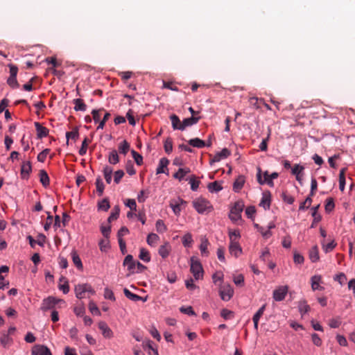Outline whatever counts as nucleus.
Segmentation results:
<instances>
[{
    "label": "nucleus",
    "instance_id": "nucleus-7",
    "mask_svg": "<svg viewBox=\"0 0 355 355\" xmlns=\"http://www.w3.org/2000/svg\"><path fill=\"white\" fill-rule=\"evenodd\" d=\"M8 67L10 68V75L7 80V83L9 86H10L12 88L18 87L19 83L16 78L18 72V68L13 64H9Z\"/></svg>",
    "mask_w": 355,
    "mask_h": 355
},
{
    "label": "nucleus",
    "instance_id": "nucleus-36",
    "mask_svg": "<svg viewBox=\"0 0 355 355\" xmlns=\"http://www.w3.org/2000/svg\"><path fill=\"white\" fill-rule=\"evenodd\" d=\"M345 186V168H342L339 174V189L343 191Z\"/></svg>",
    "mask_w": 355,
    "mask_h": 355
},
{
    "label": "nucleus",
    "instance_id": "nucleus-17",
    "mask_svg": "<svg viewBox=\"0 0 355 355\" xmlns=\"http://www.w3.org/2000/svg\"><path fill=\"white\" fill-rule=\"evenodd\" d=\"M98 328L101 330L102 334L105 338H111L112 336V331L105 322H100L98 324Z\"/></svg>",
    "mask_w": 355,
    "mask_h": 355
},
{
    "label": "nucleus",
    "instance_id": "nucleus-18",
    "mask_svg": "<svg viewBox=\"0 0 355 355\" xmlns=\"http://www.w3.org/2000/svg\"><path fill=\"white\" fill-rule=\"evenodd\" d=\"M171 250V247L169 243L166 242L164 245H161L159 248L158 253L163 258H166Z\"/></svg>",
    "mask_w": 355,
    "mask_h": 355
},
{
    "label": "nucleus",
    "instance_id": "nucleus-63",
    "mask_svg": "<svg viewBox=\"0 0 355 355\" xmlns=\"http://www.w3.org/2000/svg\"><path fill=\"white\" fill-rule=\"evenodd\" d=\"M193 242L192 236L191 234H187L184 236L182 239L183 245L187 247L189 246V245Z\"/></svg>",
    "mask_w": 355,
    "mask_h": 355
},
{
    "label": "nucleus",
    "instance_id": "nucleus-25",
    "mask_svg": "<svg viewBox=\"0 0 355 355\" xmlns=\"http://www.w3.org/2000/svg\"><path fill=\"white\" fill-rule=\"evenodd\" d=\"M245 183V178L243 175H240L238 177V178L235 180L233 184V189L234 191L238 192L243 187Z\"/></svg>",
    "mask_w": 355,
    "mask_h": 355
},
{
    "label": "nucleus",
    "instance_id": "nucleus-8",
    "mask_svg": "<svg viewBox=\"0 0 355 355\" xmlns=\"http://www.w3.org/2000/svg\"><path fill=\"white\" fill-rule=\"evenodd\" d=\"M288 291L287 286H281L273 291L272 297L277 302L282 301L285 299Z\"/></svg>",
    "mask_w": 355,
    "mask_h": 355
},
{
    "label": "nucleus",
    "instance_id": "nucleus-11",
    "mask_svg": "<svg viewBox=\"0 0 355 355\" xmlns=\"http://www.w3.org/2000/svg\"><path fill=\"white\" fill-rule=\"evenodd\" d=\"M270 202H271V193L270 191H264L263 193V196L261 200V202L259 203V205L265 210L269 209L270 207Z\"/></svg>",
    "mask_w": 355,
    "mask_h": 355
},
{
    "label": "nucleus",
    "instance_id": "nucleus-24",
    "mask_svg": "<svg viewBox=\"0 0 355 355\" xmlns=\"http://www.w3.org/2000/svg\"><path fill=\"white\" fill-rule=\"evenodd\" d=\"M321 279V276L320 275H314L311 277V288L313 291L323 289V287L320 286Z\"/></svg>",
    "mask_w": 355,
    "mask_h": 355
},
{
    "label": "nucleus",
    "instance_id": "nucleus-4",
    "mask_svg": "<svg viewBox=\"0 0 355 355\" xmlns=\"http://www.w3.org/2000/svg\"><path fill=\"white\" fill-rule=\"evenodd\" d=\"M76 296L78 299H83L86 297V294L94 295L95 293L94 290L92 288L89 284H78L75 287Z\"/></svg>",
    "mask_w": 355,
    "mask_h": 355
},
{
    "label": "nucleus",
    "instance_id": "nucleus-53",
    "mask_svg": "<svg viewBox=\"0 0 355 355\" xmlns=\"http://www.w3.org/2000/svg\"><path fill=\"white\" fill-rule=\"evenodd\" d=\"M89 309L92 314L97 315H101V312H100L98 308L97 307L96 304L93 301H91L89 302Z\"/></svg>",
    "mask_w": 355,
    "mask_h": 355
},
{
    "label": "nucleus",
    "instance_id": "nucleus-27",
    "mask_svg": "<svg viewBox=\"0 0 355 355\" xmlns=\"http://www.w3.org/2000/svg\"><path fill=\"white\" fill-rule=\"evenodd\" d=\"M188 143L190 146L198 148H202L206 146V144L203 140L197 137L189 140Z\"/></svg>",
    "mask_w": 355,
    "mask_h": 355
},
{
    "label": "nucleus",
    "instance_id": "nucleus-30",
    "mask_svg": "<svg viewBox=\"0 0 355 355\" xmlns=\"http://www.w3.org/2000/svg\"><path fill=\"white\" fill-rule=\"evenodd\" d=\"M71 257L73 264L76 266L78 269H83V263L79 255L77 254L76 251L73 250L71 252Z\"/></svg>",
    "mask_w": 355,
    "mask_h": 355
},
{
    "label": "nucleus",
    "instance_id": "nucleus-19",
    "mask_svg": "<svg viewBox=\"0 0 355 355\" xmlns=\"http://www.w3.org/2000/svg\"><path fill=\"white\" fill-rule=\"evenodd\" d=\"M169 164V160L166 157H162L159 162L158 167L156 170L157 174L165 173V169H167V166Z\"/></svg>",
    "mask_w": 355,
    "mask_h": 355
},
{
    "label": "nucleus",
    "instance_id": "nucleus-22",
    "mask_svg": "<svg viewBox=\"0 0 355 355\" xmlns=\"http://www.w3.org/2000/svg\"><path fill=\"white\" fill-rule=\"evenodd\" d=\"M74 104V110L76 111L85 112L87 110V105L81 98H76L73 101Z\"/></svg>",
    "mask_w": 355,
    "mask_h": 355
},
{
    "label": "nucleus",
    "instance_id": "nucleus-13",
    "mask_svg": "<svg viewBox=\"0 0 355 355\" xmlns=\"http://www.w3.org/2000/svg\"><path fill=\"white\" fill-rule=\"evenodd\" d=\"M229 251L232 255L238 257L242 253V249L238 241H233L230 242L229 246Z\"/></svg>",
    "mask_w": 355,
    "mask_h": 355
},
{
    "label": "nucleus",
    "instance_id": "nucleus-28",
    "mask_svg": "<svg viewBox=\"0 0 355 355\" xmlns=\"http://www.w3.org/2000/svg\"><path fill=\"white\" fill-rule=\"evenodd\" d=\"M103 173L106 182L107 184H110L112 182V175L113 173L112 168L109 166H105L103 168Z\"/></svg>",
    "mask_w": 355,
    "mask_h": 355
},
{
    "label": "nucleus",
    "instance_id": "nucleus-54",
    "mask_svg": "<svg viewBox=\"0 0 355 355\" xmlns=\"http://www.w3.org/2000/svg\"><path fill=\"white\" fill-rule=\"evenodd\" d=\"M304 169V167L300 165V164H295L293 167L292 168V174L294 175H298L303 173V171Z\"/></svg>",
    "mask_w": 355,
    "mask_h": 355
},
{
    "label": "nucleus",
    "instance_id": "nucleus-49",
    "mask_svg": "<svg viewBox=\"0 0 355 355\" xmlns=\"http://www.w3.org/2000/svg\"><path fill=\"white\" fill-rule=\"evenodd\" d=\"M78 137H79V133H78V130L77 129H75L71 132H67L66 133V137L67 139V144H69V139H72L76 141V139H78Z\"/></svg>",
    "mask_w": 355,
    "mask_h": 355
},
{
    "label": "nucleus",
    "instance_id": "nucleus-43",
    "mask_svg": "<svg viewBox=\"0 0 355 355\" xmlns=\"http://www.w3.org/2000/svg\"><path fill=\"white\" fill-rule=\"evenodd\" d=\"M91 142V140H89L87 137H85L84 140L83 141L82 146L79 150V154L81 156H83L86 154L88 144Z\"/></svg>",
    "mask_w": 355,
    "mask_h": 355
},
{
    "label": "nucleus",
    "instance_id": "nucleus-50",
    "mask_svg": "<svg viewBox=\"0 0 355 355\" xmlns=\"http://www.w3.org/2000/svg\"><path fill=\"white\" fill-rule=\"evenodd\" d=\"M189 182L191 184V189L192 191H196L200 183V180H198L195 175L191 176Z\"/></svg>",
    "mask_w": 355,
    "mask_h": 355
},
{
    "label": "nucleus",
    "instance_id": "nucleus-58",
    "mask_svg": "<svg viewBox=\"0 0 355 355\" xmlns=\"http://www.w3.org/2000/svg\"><path fill=\"white\" fill-rule=\"evenodd\" d=\"M104 297L112 301H115L116 300L114 293L108 288H105L104 290Z\"/></svg>",
    "mask_w": 355,
    "mask_h": 355
},
{
    "label": "nucleus",
    "instance_id": "nucleus-52",
    "mask_svg": "<svg viewBox=\"0 0 355 355\" xmlns=\"http://www.w3.org/2000/svg\"><path fill=\"white\" fill-rule=\"evenodd\" d=\"M311 202H312L311 196H309L306 198V200L303 202H302L300 204L299 209L304 210L305 209H308L311 206Z\"/></svg>",
    "mask_w": 355,
    "mask_h": 355
},
{
    "label": "nucleus",
    "instance_id": "nucleus-2",
    "mask_svg": "<svg viewBox=\"0 0 355 355\" xmlns=\"http://www.w3.org/2000/svg\"><path fill=\"white\" fill-rule=\"evenodd\" d=\"M190 270L196 280L202 279L204 270L202 264L193 257L191 258Z\"/></svg>",
    "mask_w": 355,
    "mask_h": 355
},
{
    "label": "nucleus",
    "instance_id": "nucleus-6",
    "mask_svg": "<svg viewBox=\"0 0 355 355\" xmlns=\"http://www.w3.org/2000/svg\"><path fill=\"white\" fill-rule=\"evenodd\" d=\"M257 182L261 185L266 184L271 187L274 186V183L270 179L268 171H266L263 172L262 177L261 169L260 167L257 168Z\"/></svg>",
    "mask_w": 355,
    "mask_h": 355
},
{
    "label": "nucleus",
    "instance_id": "nucleus-42",
    "mask_svg": "<svg viewBox=\"0 0 355 355\" xmlns=\"http://www.w3.org/2000/svg\"><path fill=\"white\" fill-rule=\"evenodd\" d=\"M319 208V205H317L314 207H313L312 210V216L314 218L313 222L311 224V227H314L315 223H318L321 220V216L318 214V210Z\"/></svg>",
    "mask_w": 355,
    "mask_h": 355
},
{
    "label": "nucleus",
    "instance_id": "nucleus-32",
    "mask_svg": "<svg viewBox=\"0 0 355 355\" xmlns=\"http://www.w3.org/2000/svg\"><path fill=\"white\" fill-rule=\"evenodd\" d=\"M319 252L317 245L313 246L309 252V259L312 262H316L319 260Z\"/></svg>",
    "mask_w": 355,
    "mask_h": 355
},
{
    "label": "nucleus",
    "instance_id": "nucleus-29",
    "mask_svg": "<svg viewBox=\"0 0 355 355\" xmlns=\"http://www.w3.org/2000/svg\"><path fill=\"white\" fill-rule=\"evenodd\" d=\"M171 119V123H172V127L174 130H182V121H180L179 117L175 115V114H173L170 117Z\"/></svg>",
    "mask_w": 355,
    "mask_h": 355
},
{
    "label": "nucleus",
    "instance_id": "nucleus-46",
    "mask_svg": "<svg viewBox=\"0 0 355 355\" xmlns=\"http://www.w3.org/2000/svg\"><path fill=\"white\" fill-rule=\"evenodd\" d=\"M170 207L172 208L175 214L178 215L181 211V206L180 205L179 202L176 200H173L170 202Z\"/></svg>",
    "mask_w": 355,
    "mask_h": 355
},
{
    "label": "nucleus",
    "instance_id": "nucleus-16",
    "mask_svg": "<svg viewBox=\"0 0 355 355\" xmlns=\"http://www.w3.org/2000/svg\"><path fill=\"white\" fill-rule=\"evenodd\" d=\"M200 120L199 116H191L189 118L184 119L182 121V130H184L187 127L191 126L198 122Z\"/></svg>",
    "mask_w": 355,
    "mask_h": 355
},
{
    "label": "nucleus",
    "instance_id": "nucleus-31",
    "mask_svg": "<svg viewBox=\"0 0 355 355\" xmlns=\"http://www.w3.org/2000/svg\"><path fill=\"white\" fill-rule=\"evenodd\" d=\"M209 244V243L207 239L202 238L201 239L200 250L201 252L202 255H205L206 257L208 256L209 252L207 250V248H208Z\"/></svg>",
    "mask_w": 355,
    "mask_h": 355
},
{
    "label": "nucleus",
    "instance_id": "nucleus-20",
    "mask_svg": "<svg viewBox=\"0 0 355 355\" xmlns=\"http://www.w3.org/2000/svg\"><path fill=\"white\" fill-rule=\"evenodd\" d=\"M275 227V225L274 223H270L268 226V230H265L264 228L259 227V232L261 234L263 238L268 239L272 236V232H270L271 229H273Z\"/></svg>",
    "mask_w": 355,
    "mask_h": 355
},
{
    "label": "nucleus",
    "instance_id": "nucleus-48",
    "mask_svg": "<svg viewBox=\"0 0 355 355\" xmlns=\"http://www.w3.org/2000/svg\"><path fill=\"white\" fill-rule=\"evenodd\" d=\"M298 307L302 314L306 313L310 310V306L306 304L305 300L299 302Z\"/></svg>",
    "mask_w": 355,
    "mask_h": 355
},
{
    "label": "nucleus",
    "instance_id": "nucleus-33",
    "mask_svg": "<svg viewBox=\"0 0 355 355\" xmlns=\"http://www.w3.org/2000/svg\"><path fill=\"white\" fill-rule=\"evenodd\" d=\"M40 180L44 187L49 185V177L44 170H41L40 171Z\"/></svg>",
    "mask_w": 355,
    "mask_h": 355
},
{
    "label": "nucleus",
    "instance_id": "nucleus-14",
    "mask_svg": "<svg viewBox=\"0 0 355 355\" xmlns=\"http://www.w3.org/2000/svg\"><path fill=\"white\" fill-rule=\"evenodd\" d=\"M32 167L30 162H24L21 167V175L23 179H27L31 172Z\"/></svg>",
    "mask_w": 355,
    "mask_h": 355
},
{
    "label": "nucleus",
    "instance_id": "nucleus-3",
    "mask_svg": "<svg viewBox=\"0 0 355 355\" xmlns=\"http://www.w3.org/2000/svg\"><path fill=\"white\" fill-rule=\"evenodd\" d=\"M59 303L64 304V301L61 299L55 298L53 296H49L42 300L40 309L43 311H46L48 310H55L56 305Z\"/></svg>",
    "mask_w": 355,
    "mask_h": 355
},
{
    "label": "nucleus",
    "instance_id": "nucleus-23",
    "mask_svg": "<svg viewBox=\"0 0 355 355\" xmlns=\"http://www.w3.org/2000/svg\"><path fill=\"white\" fill-rule=\"evenodd\" d=\"M123 265L128 267V270L132 272L135 268L133 257L130 254L127 255L123 261Z\"/></svg>",
    "mask_w": 355,
    "mask_h": 355
},
{
    "label": "nucleus",
    "instance_id": "nucleus-35",
    "mask_svg": "<svg viewBox=\"0 0 355 355\" xmlns=\"http://www.w3.org/2000/svg\"><path fill=\"white\" fill-rule=\"evenodd\" d=\"M207 188L211 193L218 192L223 189V187L217 181L209 183Z\"/></svg>",
    "mask_w": 355,
    "mask_h": 355
},
{
    "label": "nucleus",
    "instance_id": "nucleus-60",
    "mask_svg": "<svg viewBox=\"0 0 355 355\" xmlns=\"http://www.w3.org/2000/svg\"><path fill=\"white\" fill-rule=\"evenodd\" d=\"M233 281L236 286H243L244 285V277L243 275L234 276Z\"/></svg>",
    "mask_w": 355,
    "mask_h": 355
},
{
    "label": "nucleus",
    "instance_id": "nucleus-26",
    "mask_svg": "<svg viewBox=\"0 0 355 355\" xmlns=\"http://www.w3.org/2000/svg\"><path fill=\"white\" fill-rule=\"evenodd\" d=\"M191 172L189 168H180L178 171L173 175V178L181 181L184 177Z\"/></svg>",
    "mask_w": 355,
    "mask_h": 355
},
{
    "label": "nucleus",
    "instance_id": "nucleus-40",
    "mask_svg": "<svg viewBox=\"0 0 355 355\" xmlns=\"http://www.w3.org/2000/svg\"><path fill=\"white\" fill-rule=\"evenodd\" d=\"M322 246L323 250L326 253H327V252L332 251L334 249V248L336 246V243L333 240V241H330L329 243L325 244L324 241H322Z\"/></svg>",
    "mask_w": 355,
    "mask_h": 355
},
{
    "label": "nucleus",
    "instance_id": "nucleus-47",
    "mask_svg": "<svg viewBox=\"0 0 355 355\" xmlns=\"http://www.w3.org/2000/svg\"><path fill=\"white\" fill-rule=\"evenodd\" d=\"M164 150L167 154H170L173 150V141L170 137H168L164 144Z\"/></svg>",
    "mask_w": 355,
    "mask_h": 355
},
{
    "label": "nucleus",
    "instance_id": "nucleus-62",
    "mask_svg": "<svg viewBox=\"0 0 355 355\" xmlns=\"http://www.w3.org/2000/svg\"><path fill=\"white\" fill-rule=\"evenodd\" d=\"M266 309V304H263L254 315L252 320H259L260 318L263 315Z\"/></svg>",
    "mask_w": 355,
    "mask_h": 355
},
{
    "label": "nucleus",
    "instance_id": "nucleus-44",
    "mask_svg": "<svg viewBox=\"0 0 355 355\" xmlns=\"http://www.w3.org/2000/svg\"><path fill=\"white\" fill-rule=\"evenodd\" d=\"M110 207V202L107 198L103 199L101 202L98 203V209L103 210L105 211H107Z\"/></svg>",
    "mask_w": 355,
    "mask_h": 355
},
{
    "label": "nucleus",
    "instance_id": "nucleus-61",
    "mask_svg": "<svg viewBox=\"0 0 355 355\" xmlns=\"http://www.w3.org/2000/svg\"><path fill=\"white\" fill-rule=\"evenodd\" d=\"M230 242L233 241H238L240 238V232L239 230L230 231L229 232Z\"/></svg>",
    "mask_w": 355,
    "mask_h": 355
},
{
    "label": "nucleus",
    "instance_id": "nucleus-10",
    "mask_svg": "<svg viewBox=\"0 0 355 355\" xmlns=\"http://www.w3.org/2000/svg\"><path fill=\"white\" fill-rule=\"evenodd\" d=\"M32 355H52L50 349L42 345H37L32 349Z\"/></svg>",
    "mask_w": 355,
    "mask_h": 355
},
{
    "label": "nucleus",
    "instance_id": "nucleus-51",
    "mask_svg": "<svg viewBox=\"0 0 355 355\" xmlns=\"http://www.w3.org/2000/svg\"><path fill=\"white\" fill-rule=\"evenodd\" d=\"M131 153L136 164L141 166L143 164V157L135 150H132Z\"/></svg>",
    "mask_w": 355,
    "mask_h": 355
},
{
    "label": "nucleus",
    "instance_id": "nucleus-59",
    "mask_svg": "<svg viewBox=\"0 0 355 355\" xmlns=\"http://www.w3.org/2000/svg\"><path fill=\"white\" fill-rule=\"evenodd\" d=\"M180 311L181 313L187 314L189 315H196V313L193 310V308L190 306L187 307L182 306L180 307Z\"/></svg>",
    "mask_w": 355,
    "mask_h": 355
},
{
    "label": "nucleus",
    "instance_id": "nucleus-45",
    "mask_svg": "<svg viewBox=\"0 0 355 355\" xmlns=\"http://www.w3.org/2000/svg\"><path fill=\"white\" fill-rule=\"evenodd\" d=\"M119 212H120V209H119V206H115L113 208L110 216L108 217V219H107L108 222L111 223L112 220H116L119 216Z\"/></svg>",
    "mask_w": 355,
    "mask_h": 355
},
{
    "label": "nucleus",
    "instance_id": "nucleus-37",
    "mask_svg": "<svg viewBox=\"0 0 355 355\" xmlns=\"http://www.w3.org/2000/svg\"><path fill=\"white\" fill-rule=\"evenodd\" d=\"M130 150V144L126 140H123L119 145V151L120 153L126 155Z\"/></svg>",
    "mask_w": 355,
    "mask_h": 355
},
{
    "label": "nucleus",
    "instance_id": "nucleus-34",
    "mask_svg": "<svg viewBox=\"0 0 355 355\" xmlns=\"http://www.w3.org/2000/svg\"><path fill=\"white\" fill-rule=\"evenodd\" d=\"M108 162L111 164H116L119 162V157L116 150H112L108 156Z\"/></svg>",
    "mask_w": 355,
    "mask_h": 355
},
{
    "label": "nucleus",
    "instance_id": "nucleus-41",
    "mask_svg": "<svg viewBox=\"0 0 355 355\" xmlns=\"http://www.w3.org/2000/svg\"><path fill=\"white\" fill-rule=\"evenodd\" d=\"M139 257L145 262H149L150 261V254L145 248L140 249Z\"/></svg>",
    "mask_w": 355,
    "mask_h": 355
},
{
    "label": "nucleus",
    "instance_id": "nucleus-15",
    "mask_svg": "<svg viewBox=\"0 0 355 355\" xmlns=\"http://www.w3.org/2000/svg\"><path fill=\"white\" fill-rule=\"evenodd\" d=\"M35 126L37 131V136L39 139L46 137L49 134V129L42 126L39 122H35Z\"/></svg>",
    "mask_w": 355,
    "mask_h": 355
},
{
    "label": "nucleus",
    "instance_id": "nucleus-64",
    "mask_svg": "<svg viewBox=\"0 0 355 355\" xmlns=\"http://www.w3.org/2000/svg\"><path fill=\"white\" fill-rule=\"evenodd\" d=\"M282 198L284 202H287L289 205H292L295 201L294 198L291 196L288 195L286 192L282 193Z\"/></svg>",
    "mask_w": 355,
    "mask_h": 355
},
{
    "label": "nucleus",
    "instance_id": "nucleus-9",
    "mask_svg": "<svg viewBox=\"0 0 355 355\" xmlns=\"http://www.w3.org/2000/svg\"><path fill=\"white\" fill-rule=\"evenodd\" d=\"M220 296L224 301H229L234 294V291L230 285H225L220 288Z\"/></svg>",
    "mask_w": 355,
    "mask_h": 355
},
{
    "label": "nucleus",
    "instance_id": "nucleus-5",
    "mask_svg": "<svg viewBox=\"0 0 355 355\" xmlns=\"http://www.w3.org/2000/svg\"><path fill=\"white\" fill-rule=\"evenodd\" d=\"M244 204L241 201L235 202L234 207L231 209L230 213V218L233 221H237L241 217V212L243 211Z\"/></svg>",
    "mask_w": 355,
    "mask_h": 355
},
{
    "label": "nucleus",
    "instance_id": "nucleus-1",
    "mask_svg": "<svg viewBox=\"0 0 355 355\" xmlns=\"http://www.w3.org/2000/svg\"><path fill=\"white\" fill-rule=\"evenodd\" d=\"M193 205L196 210L199 214H204L205 212H210L213 207L209 200L203 198H199L196 199L193 202Z\"/></svg>",
    "mask_w": 355,
    "mask_h": 355
},
{
    "label": "nucleus",
    "instance_id": "nucleus-21",
    "mask_svg": "<svg viewBox=\"0 0 355 355\" xmlns=\"http://www.w3.org/2000/svg\"><path fill=\"white\" fill-rule=\"evenodd\" d=\"M123 293L126 297H128V299H130L132 301L137 302L139 300H142V301L145 302L146 300V299H144L142 297H141L137 294L132 293L126 288L123 289Z\"/></svg>",
    "mask_w": 355,
    "mask_h": 355
},
{
    "label": "nucleus",
    "instance_id": "nucleus-57",
    "mask_svg": "<svg viewBox=\"0 0 355 355\" xmlns=\"http://www.w3.org/2000/svg\"><path fill=\"white\" fill-rule=\"evenodd\" d=\"M50 150L49 148H46L42 152H40L37 155V160L40 162H44L46 158V156L49 153Z\"/></svg>",
    "mask_w": 355,
    "mask_h": 355
},
{
    "label": "nucleus",
    "instance_id": "nucleus-56",
    "mask_svg": "<svg viewBox=\"0 0 355 355\" xmlns=\"http://www.w3.org/2000/svg\"><path fill=\"white\" fill-rule=\"evenodd\" d=\"M124 176V172L123 170H118L114 173V181L116 184H119L123 177Z\"/></svg>",
    "mask_w": 355,
    "mask_h": 355
},
{
    "label": "nucleus",
    "instance_id": "nucleus-38",
    "mask_svg": "<svg viewBox=\"0 0 355 355\" xmlns=\"http://www.w3.org/2000/svg\"><path fill=\"white\" fill-rule=\"evenodd\" d=\"M95 184L96 187V191L98 193V196H102L103 193L104 189H105V185H104L101 177L98 176L96 178Z\"/></svg>",
    "mask_w": 355,
    "mask_h": 355
},
{
    "label": "nucleus",
    "instance_id": "nucleus-12",
    "mask_svg": "<svg viewBox=\"0 0 355 355\" xmlns=\"http://www.w3.org/2000/svg\"><path fill=\"white\" fill-rule=\"evenodd\" d=\"M230 154L231 153L227 148H223L220 152L217 153L210 160V164H212L214 162H220L221 159L228 157Z\"/></svg>",
    "mask_w": 355,
    "mask_h": 355
},
{
    "label": "nucleus",
    "instance_id": "nucleus-39",
    "mask_svg": "<svg viewBox=\"0 0 355 355\" xmlns=\"http://www.w3.org/2000/svg\"><path fill=\"white\" fill-rule=\"evenodd\" d=\"M159 239L158 235L155 233H150L147 236V243L150 246H154Z\"/></svg>",
    "mask_w": 355,
    "mask_h": 355
},
{
    "label": "nucleus",
    "instance_id": "nucleus-55",
    "mask_svg": "<svg viewBox=\"0 0 355 355\" xmlns=\"http://www.w3.org/2000/svg\"><path fill=\"white\" fill-rule=\"evenodd\" d=\"M155 226L158 232L163 233L166 230V227L162 220H157Z\"/></svg>",
    "mask_w": 355,
    "mask_h": 355
}]
</instances>
